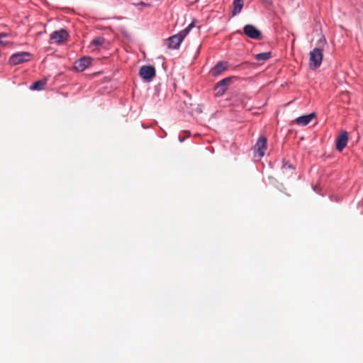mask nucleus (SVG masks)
Masks as SVG:
<instances>
[{
  "label": "nucleus",
  "instance_id": "nucleus-12",
  "mask_svg": "<svg viewBox=\"0 0 363 363\" xmlns=\"http://www.w3.org/2000/svg\"><path fill=\"white\" fill-rule=\"evenodd\" d=\"M228 69V62L224 61L218 62L211 70L213 76L216 77Z\"/></svg>",
  "mask_w": 363,
  "mask_h": 363
},
{
  "label": "nucleus",
  "instance_id": "nucleus-7",
  "mask_svg": "<svg viewBox=\"0 0 363 363\" xmlns=\"http://www.w3.org/2000/svg\"><path fill=\"white\" fill-rule=\"evenodd\" d=\"M243 32L247 37L252 39H261V32L252 25H245L243 28Z\"/></svg>",
  "mask_w": 363,
  "mask_h": 363
},
{
  "label": "nucleus",
  "instance_id": "nucleus-2",
  "mask_svg": "<svg viewBox=\"0 0 363 363\" xmlns=\"http://www.w3.org/2000/svg\"><path fill=\"white\" fill-rule=\"evenodd\" d=\"M323 60V51L320 48H314L310 52L309 66L312 69H316L321 65Z\"/></svg>",
  "mask_w": 363,
  "mask_h": 363
},
{
  "label": "nucleus",
  "instance_id": "nucleus-13",
  "mask_svg": "<svg viewBox=\"0 0 363 363\" xmlns=\"http://www.w3.org/2000/svg\"><path fill=\"white\" fill-rule=\"evenodd\" d=\"M243 0H233V10L232 11V15L236 16L237 14L240 13L241 12L242 9L243 8Z\"/></svg>",
  "mask_w": 363,
  "mask_h": 363
},
{
  "label": "nucleus",
  "instance_id": "nucleus-3",
  "mask_svg": "<svg viewBox=\"0 0 363 363\" xmlns=\"http://www.w3.org/2000/svg\"><path fill=\"white\" fill-rule=\"evenodd\" d=\"M30 59V54L28 52H21L12 55L9 60L11 65H17L28 62Z\"/></svg>",
  "mask_w": 363,
  "mask_h": 363
},
{
  "label": "nucleus",
  "instance_id": "nucleus-9",
  "mask_svg": "<svg viewBox=\"0 0 363 363\" xmlns=\"http://www.w3.org/2000/svg\"><path fill=\"white\" fill-rule=\"evenodd\" d=\"M91 63V58L89 57H84L74 62V68L78 72H83Z\"/></svg>",
  "mask_w": 363,
  "mask_h": 363
},
{
  "label": "nucleus",
  "instance_id": "nucleus-17",
  "mask_svg": "<svg viewBox=\"0 0 363 363\" xmlns=\"http://www.w3.org/2000/svg\"><path fill=\"white\" fill-rule=\"evenodd\" d=\"M282 172L285 173L288 170L291 172V174L294 172V168L291 164L286 163L282 166Z\"/></svg>",
  "mask_w": 363,
  "mask_h": 363
},
{
  "label": "nucleus",
  "instance_id": "nucleus-14",
  "mask_svg": "<svg viewBox=\"0 0 363 363\" xmlns=\"http://www.w3.org/2000/svg\"><path fill=\"white\" fill-rule=\"evenodd\" d=\"M45 85H46V80H39V81L34 82L30 86V89L33 90L40 91V90L44 89Z\"/></svg>",
  "mask_w": 363,
  "mask_h": 363
},
{
  "label": "nucleus",
  "instance_id": "nucleus-8",
  "mask_svg": "<svg viewBox=\"0 0 363 363\" xmlns=\"http://www.w3.org/2000/svg\"><path fill=\"white\" fill-rule=\"evenodd\" d=\"M267 147V140L265 137L261 136L257 140L255 145V151L258 153V156L261 158L264 155L265 150Z\"/></svg>",
  "mask_w": 363,
  "mask_h": 363
},
{
  "label": "nucleus",
  "instance_id": "nucleus-19",
  "mask_svg": "<svg viewBox=\"0 0 363 363\" xmlns=\"http://www.w3.org/2000/svg\"><path fill=\"white\" fill-rule=\"evenodd\" d=\"M6 42H4L2 40H0V45H3V46H5L6 45Z\"/></svg>",
  "mask_w": 363,
  "mask_h": 363
},
{
  "label": "nucleus",
  "instance_id": "nucleus-5",
  "mask_svg": "<svg viewBox=\"0 0 363 363\" xmlns=\"http://www.w3.org/2000/svg\"><path fill=\"white\" fill-rule=\"evenodd\" d=\"M68 37L69 33L65 29H60L50 34V40L58 44L65 42L68 39Z\"/></svg>",
  "mask_w": 363,
  "mask_h": 363
},
{
  "label": "nucleus",
  "instance_id": "nucleus-15",
  "mask_svg": "<svg viewBox=\"0 0 363 363\" xmlns=\"http://www.w3.org/2000/svg\"><path fill=\"white\" fill-rule=\"evenodd\" d=\"M271 57H272V55H271L270 52H262V53L257 54L255 55V59L257 61L264 62V61H267V60H269Z\"/></svg>",
  "mask_w": 363,
  "mask_h": 363
},
{
  "label": "nucleus",
  "instance_id": "nucleus-18",
  "mask_svg": "<svg viewBox=\"0 0 363 363\" xmlns=\"http://www.w3.org/2000/svg\"><path fill=\"white\" fill-rule=\"evenodd\" d=\"M6 36H8V34H7V33H0V40H1V38H5V37H6Z\"/></svg>",
  "mask_w": 363,
  "mask_h": 363
},
{
  "label": "nucleus",
  "instance_id": "nucleus-6",
  "mask_svg": "<svg viewBox=\"0 0 363 363\" xmlns=\"http://www.w3.org/2000/svg\"><path fill=\"white\" fill-rule=\"evenodd\" d=\"M233 77H227L218 82L215 86L216 96H222L232 82Z\"/></svg>",
  "mask_w": 363,
  "mask_h": 363
},
{
  "label": "nucleus",
  "instance_id": "nucleus-1",
  "mask_svg": "<svg viewBox=\"0 0 363 363\" xmlns=\"http://www.w3.org/2000/svg\"><path fill=\"white\" fill-rule=\"evenodd\" d=\"M195 21H193L185 29L179 33L174 35L167 39V46L169 48L177 49L184 38L189 34V31L195 26Z\"/></svg>",
  "mask_w": 363,
  "mask_h": 363
},
{
  "label": "nucleus",
  "instance_id": "nucleus-16",
  "mask_svg": "<svg viewBox=\"0 0 363 363\" xmlns=\"http://www.w3.org/2000/svg\"><path fill=\"white\" fill-rule=\"evenodd\" d=\"M105 40L103 37H96L91 41V45L95 46L101 45L104 43Z\"/></svg>",
  "mask_w": 363,
  "mask_h": 363
},
{
  "label": "nucleus",
  "instance_id": "nucleus-11",
  "mask_svg": "<svg viewBox=\"0 0 363 363\" xmlns=\"http://www.w3.org/2000/svg\"><path fill=\"white\" fill-rule=\"evenodd\" d=\"M348 135L347 131H342L337 138L336 149L341 152L347 145Z\"/></svg>",
  "mask_w": 363,
  "mask_h": 363
},
{
  "label": "nucleus",
  "instance_id": "nucleus-10",
  "mask_svg": "<svg viewBox=\"0 0 363 363\" xmlns=\"http://www.w3.org/2000/svg\"><path fill=\"white\" fill-rule=\"evenodd\" d=\"M315 117V113H311L307 115L301 116L296 118L291 121V124H297L298 125L305 126L311 123V121Z\"/></svg>",
  "mask_w": 363,
  "mask_h": 363
},
{
  "label": "nucleus",
  "instance_id": "nucleus-20",
  "mask_svg": "<svg viewBox=\"0 0 363 363\" xmlns=\"http://www.w3.org/2000/svg\"><path fill=\"white\" fill-rule=\"evenodd\" d=\"M138 4H139V5H143H143H145V4L144 2H140V3H139Z\"/></svg>",
  "mask_w": 363,
  "mask_h": 363
},
{
  "label": "nucleus",
  "instance_id": "nucleus-4",
  "mask_svg": "<svg viewBox=\"0 0 363 363\" xmlns=\"http://www.w3.org/2000/svg\"><path fill=\"white\" fill-rule=\"evenodd\" d=\"M156 71L154 67L150 65L142 66L140 69V76L147 82H150L155 77Z\"/></svg>",
  "mask_w": 363,
  "mask_h": 363
}]
</instances>
